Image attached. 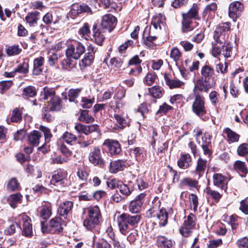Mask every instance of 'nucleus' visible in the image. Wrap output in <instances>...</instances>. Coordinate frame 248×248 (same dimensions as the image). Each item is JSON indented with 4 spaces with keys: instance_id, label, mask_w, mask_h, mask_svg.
<instances>
[{
    "instance_id": "f257e3e1",
    "label": "nucleus",
    "mask_w": 248,
    "mask_h": 248,
    "mask_svg": "<svg viewBox=\"0 0 248 248\" xmlns=\"http://www.w3.org/2000/svg\"><path fill=\"white\" fill-rule=\"evenodd\" d=\"M120 232L124 235H126L130 230V226L137 225L140 220V216L138 214L130 215L128 213H123L115 216Z\"/></svg>"
},
{
    "instance_id": "f03ea898",
    "label": "nucleus",
    "mask_w": 248,
    "mask_h": 248,
    "mask_svg": "<svg viewBox=\"0 0 248 248\" xmlns=\"http://www.w3.org/2000/svg\"><path fill=\"white\" fill-rule=\"evenodd\" d=\"M87 213V217L83 221V226L88 230L93 231L102 220V215L97 205L90 206L83 209V214Z\"/></svg>"
},
{
    "instance_id": "7ed1b4c3",
    "label": "nucleus",
    "mask_w": 248,
    "mask_h": 248,
    "mask_svg": "<svg viewBox=\"0 0 248 248\" xmlns=\"http://www.w3.org/2000/svg\"><path fill=\"white\" fill-rule=\"evenodd\" d=\"M155 204L147 211V216L149 217H156L160 226L164 227L168 223V214L163 207L160 208V202L155 201Z\"/></svg>"
},
{
    "instance_id": "20e7f679",
    "label": "nucleus",
    "mask_w": 248,
    "mask_h": 248,
    "mask_svg": "<svg viewBox=\"0 0 248 248\" xmlns=\"http://www.w3.org/2000/svg\"><path fill=\"white\" fill-rule=\"evenodd\" d=\"M223 41V42H224ZM221 45L216 41L212 42V54L215 57L222 55L224 58H228L231 57L232 53V47L229 43Z\"/></svg>"
},
{
    "instance_id": "39448f33",
    "label": "nucleus",
    "mask_w": 248,
    "mask_h": 248,
    "mask_svg": "<svg viewBox=\"0 0 248 248\" xmlns=\"http://www.w3.org/2000/svg\"><path fill=\"white\" fill-rule=\"evenodd\" d=\"M192 105V111L197 116L202 117L206 113L205 98L198 93H195Z\"/></svg>"
},
{
    "instance_id": "423d86ee",
    "label": "nucleus",
    "mask_w": 248,
    "mask_h": 248,
    "mask_svg": "<svg viewBox=\"0 0 248 248\" xmlns=\"http://www.w3.org/2000/svg\"><path fill=\"white\" fill-rule=\"evenodd\" d=\"M85 47L78 41H74L69 44L66 50V57L78 60L85 51Z\"/></svg>"
},
{
    "instance_id": "0eeeda50",
    "label": "nucleus",
    "mask_w": 248,
    "mask_h": 248,
    "mask_svg": "<svg viewBox=\"0 0 248 248\" xmlns=\"http://www.w3.org/2000/svg\"><path fill=\"white\" fill-rule=\"evenodd\" d=\"M111 109H113L115 113L113 116V122L114 123L113 128L115 130H122L130 125L129 121H127L123 116L116 113L119 112V108L118 106L114 105L113 102L109 103Z\"/></svg>"
},
{
    "instance_id": "6e6552de",
    "label": "nucleus",
    "mask_w": 248,
    "mask_h": 248,
    "mask_svg": "<svg viewBox=\"0 0 248 248\" xmlns=\"http://www.w3.org/2000/svg\"><path fill=\"white\" fill-rule=\"evenodd\" d=\"M196 218L194 214L190 213L185 217L182 226L180 227V233L184 237H188L195 228Z\"/></svg>"
},
{
    "instance_id": "1a4fd4ad",
    "label": "nucleus",
    "mask_w": 248,
    "mask_h": 248,
    "mask_svg": "<svg viewBox=\"0 0 248 248\" xmlns=\"http://www.w3.org/2000/svg\"><path fill=\"white\" fill-rule=\"evenodd\" d=\"M88 158L90 162L94 166L103 168L106 165V162L102 156L101 150L98 147L93 148L90 153Z\"/></svg>"
},
{
    "instance_id": "9d476101",
    "label": "nucleus",
    "mask_w": 248,
    "mask_h": 248,
    "mask_svg": "<svg viewBox=\"0 0 248 248\" xmlns=\"http://www.w3.org/2000/svg\"><path fill=\"white\" fill-rule=\"evenodd\" d=\"M17 219L20 223H22V234L26 237H31L33 235L32 227L31 223V218L25 213L18 216Z\"/></svg>"
},
{
    "instance_id": "9b49d317",
    "label": "nucleus",
    "mask_w": 248,
    "mask_h": 248,
    "mask_svg": "<svg viewBox=\"0 0 248 248\" xmlns=\"http://www.w3.org/2000/svg\"><path fill=\"white\" fill-rule=\"evenodd\" d=\"M87 51L83 58L79 62V65L81 69L91 65L94 59V53L96 50L92 45L90 44L88 46Z\"/></svg>"
},
{
    "instance_id": "f8f14e48",
    "label": "nucleus",
    "mask_w": 248,
    "mask_h": 248,
    "mask_svg": "<svg viewBox=\"0 0 248 248\" xmlns=\"http://www.w3.org/2000/svg\"><path fill=\"white\" fill-rule=\"evenodd\" d=\"M116 18L110 14H108L102 16L100 26L103 30L108 32L111 31L116 25Z\"/></svg>"
},
{
    "instance_id": "ddd939ff",
    "label": "nucleus",
    "mask_w": 248,
    "mask_h": 248,
    "mask_svg": "<svg viewBox=\"0 0 248 248\" xmlns=\"http://www.w3.org/2000/svg\"><path fill=\"white\" fill-rule=\"evenodd\" d=\"M244 11V5L239 1L232 2L229 8V16L234 21L241 15Z\"/></svg>"
},
{
    "instance_id": "4468645a",
    "label": "nucleus",
    "mask_w": 248,
    "mask_h": 248,
    "mask_svg": "<svg viewBox=\"0 0 248 248\" xmlns=\"http://www.w3.org/2000/svg\"><path fill=\"white\" fill-rule=\"evenodd\" d=\"M230 29V24L228 22L220 25L214 32V39L215 41L219 43L220 45L225 41L223 33L228 31Z\"/></svg>"
},
{
    "instance_id": "2eb2a0df",
    "label": "nucleus",
    "mask_w": 248,
    "mask_h": 248,
    "mask_svg": "<svg viewBox=\"0 0 248 248\" xmlns=\"http://www.w3.org/2000/svg\"><path fill=\"white\" fill-rule=\"evenodd\" d=\"M145 197V194L140 193L130 202L129 205V210L131 213H137L140 210L144 201Z\"/></svg>"
},
{
    "instance_id": "dca6fc26",
    "label": "nucleus",
    "mask_w": 248,
    "mask_h": 248,
    "mask_svg": "<svg viewBox=\"0 0 248 248\" xmlns=\"http://www.w3.org/2000/svg\"><path fill=\"white\" fill-rule=\"evenodd\" d=\"M75 129L78 133H83L86 135H88L93 132H98L99 126L97 124L87 125L78 124L75 125Z\"/></svg>"
},
{
    "instance_id": "f3484780",
    "label": "nucleus",
    "mask_w": 248,
    "mask_h": 248,
    "mask_svg": "<svg viewBox=\"0 0 248 248\" xmlns=\"http://www.w3.org/2000/svg\"><path fill=\"white\" fill-rule=\"evenodd\" d=\"M103 145L108 147L109 152L111 155H117L121 151L120 145L117 140L107 139L104 141Z\"/></svg>"
},
{
    "instance_id": "a211bd4d",
    "label": "nucleus",
    "mask_w": 248,
    "mask_h": 248,
    "mask_svg": "<svg viewBox=\"0 0 248 248\" xmlns=\"http://www.w3.org/2000/svg\"><path fill=\"white\" fill-rule=\"evenodd\" d=\"M67 176V172L62 170L54 171L50 182V185H56L57 184H62Z\"/></svg>"
},
{
    "instance_id": "6ab92c4d",
    "label": "nucleus",
    "mask_w": 248,
    "mask_h": 248,
    "mask_svg": "<svg viewBox=\"0 0 248 248\" xmlns=\"http://www.w3.org/2000/svg\"><path fill=\"white\" fill-rule=\"evenodd\" d=\"M38 210L41 217L45 219H48L52 214L51 204L48 202H43L42 205L38 208Z\"/></svg>"
},
{
    "instance_id": "aec40b11",
    "label": "nucleus",
    "mask_w": 248,
    "mask_h": 248,
    "mask_svg": "<svg viewBox=\"0 0 248 248\" xmlns=\"http://www.w3.org/2000/svg\"><path fill=\"white\" fill-rule=\"evenodd\" d=\"M191 157L189 154L182 153L177 161V165L180 169H186L191 166Z\"/></svg>"
},
{
    "instance_id": "412c9836",
    "label": "nucleus",
    "mask_w": 248,
    "mask_h": 248,
    "mask_svg": "<svg viewBox=\"0 0 248 248\" xmlns=\"http://www.w3.org/2000/svg\"><path fill=\"white\" fill-rule=\"evenodd\" d=\"M209 81V80L205 79L201 77L195 83L193 89L194 93H197V90L207 93L209 89L211 88V86L208 83Z\"/></svg>"
},
{
    "instance_id": "4be33fe9",
    "label": "nucleus",
    "mask_w": 248,
    "mask_h": 248,
    "mask_svg": "<svg viewBox=\"0 0 248 248\" xmlns=\"http://www.w3.org/2000/svg\"><path fill=\"white\" fill-rule=\"evenodd\" d=\"M73 203L70 201H65L60 204L58 209L59 215L66 218L68 214L71 211Z\"/></svg>"
},
{
    "instance_id": "5701e85b",
    "label": "nucleus",
    "mask_w": 248,
    "mask_h": 248,
    "mask_svg": "<svg viewBox=\"0 0 248 248\" xmlns=\"http://www.w3.org/2000/svg\"><path fill=\"white\" fill-rule=\"evenodd\" d=\"M126 167V162L123 160L111 161L110 163L109 171L111 173H116L123 170Z\"/></svg>"
},
{
    "instance_id": "b1692460",
    "label": "nucleus",
    "mask_w": 248,
    "mask_h": 248,
    "mask_svg": "<svg viewBox=\"0 0 248 248\" xmlns=\"http://www.w3.org/2000/svg\"><path fill=\"white\" fill-rule=\"evenodd\" d=\"M156 245L159 248H172L174 242L166 236L159 235L156 237Z\"/></svg>"
},
{
    "instance_id": "393cba45",
    "label": "nucleus",
    "mask_w": 248,
    "mask_h": 248,
    "mask_svg": "<svg viewBox=\"0 0 248 248\" xmlns=\"http://www.w3.org/2000/svg\"><path fill=\"white\" fill-rule=\"evenodd\" d=\"M61 219L56 217L51 219L49 222V231L52 233H58L62 231V228L61 225Z\"/></svg>"
},
{
    "instance_id": "a878e982",
    "label": "nucleus",
    "mask_w": 248,
    "mask_h": 248,
    "mask_svg": "<svg viewBox=\"0 0 248 248\" xmlns=\"http://www.w3.org/2000/svg\"><path fill=\"white\" fill-rule=\"evenodd\" d=\"M202 78L205 79L210 80L215 78V72L214 69L209 65H204L201 71Z\"/></svg>"
},
{
    "instance_id": "bb28decb",
    "label": "nucleus",
    "mask_w": 248,
    "mask_h": 248,
    "mask_svg": "<svg viewBox=\"0 0 248 248\" xmlns=\"http://www.w3.org/2000/svg\"><path fill=\"white\" fill-rule=\"evenodd\" d=\"M165 17L162 14H157L153 16L152 24L156 30H161L162 26H164Z\"/></svg>"
},
{
    "instance_id": "cd10ccee",
    "label": "nucleus",
    "mask_w": 248,
    "mask_h": 248,
    "mask_svg": "<svg viewBox=\"0 0 248 248\" xmlns=\"http://www.w3.org/2000/svg\"><path fill=\"white\" fill-rule=\"evenodd\" d=\"M77 176L78 179L82 182V183L80 184L78 186V189L80 190L83 186H84L85 185H86L89 173L85 169L78 168L77 172Z\"/></svg>"
},
{
    "instance_id": "c85d7f7f",
    "label": "nucleus",
    "mask_w": 248,
    "mask_h": 248,
    "mask_svg": "<svg viewBox=\"0 0 248 248\" xmlns=\"http://www.w3.org/2000/svg\"><path fill=\"white\" fill-rule=\"evenodd\" d=\"M41 138L42 134L41 132L37 130H34L28 135V140L31 145L36 146L39 145L40 139Z\"/></svg>"
},
{
    "instance_id": "c756f323",
    "label": "nucleus",
    "mask_w": 248,
    "mask_h": 248,
    "mask_svg": "<svg viewBox=\"0 0 248 248\" xmlns=\"http://www.w3.org/2000/svg\"><path fill=\"white\" fill-rule=\"evenodd\" d=\"M182 30L183 32H188L193 30L198 25L197 22H193L191 19L183 17Z\"/></svg>"
},
{
    "instance_id": "7c9ffc66",
    "label": "nucleus",
    "mask_w": 248,
    "mask_h": 248,
    "mask_svg": "<svg viewBox=\"0 0 248 248\" xmlns=\"http://www.w3.org/2000/svg\"><path fill=\"white\" fill-rule=\"evenodd\" d=\"M45 59L43 57L36 58L33 61V74L34 75H40L42 72L41 67L43 65Z\"/></svg>"
},
{
    "instance_id": "2f4dec72",
    "label": "nucleus",
    "mask_w": 248,
    "mask_h": 248,
    "mask_svg": "<svg viewBox=\"0 0 248 248\" xmlns=\"http://www.w3.org/2000/svg\"><path fill=\"white\" fill-rule=\"evenodd\" d=\"M23 108H14L11 114L10 121L12 123H20L22 119Z\"/></svg>"
},
{
    "instance_id": "473e14b6",
    "label": "nucleus",
    "mask_w": 248,
    "mask_h": 248,
    "mask_svg": "<svg viewBox=\"0 0 248 248\" xmlns=\"http://www.w3.org/2000/svg\"><path fill=\"white\" fill-rule=\"evenodd\" d=\"M223 133H225L227 138V140L229 142H236L238 141L240 138L239 135L234 131H232L230 128L226 127L223 130Z\"/></svg>"
},
{
    "instance_id": "72a5a7b5",
    "label": "nucleus",
    "mask_w": 248,
    "mask_h": 248,
    "mask_svg": "<svg viewBox=\"0 0 248 248\" xmlns=\"http://www.w3.org/2000/svg\"><path fill=\"white\" fill-rule=\"evenodd\" d=\"M164 78L166 84L170 89L179 88L184 84L183 82L179 79L170 78L166 74L164 75Z\"/></svg>"
},
{
    "instance_id": "f704fd0d",
    "label": "nucleus",
    "mask_w": 248,
    "mask_h": 248,
    "mask_svg": "<svg viewBox=\"0 0 248 248\" xmlns=\"http://www.w3.org/2000/svg\"><path fill=\"white\" fill-rule=\"evenodd\" d=\"M22 196L20 193H16L10 195L7 201L10 206L15 208L17 206V204L21 202Z\"/></svg>"
},
{
    "instance_id": "c9c22d12",
    "label": "nucleus",
    "mask_w": 248,
    "mask_h": 248,
    "mask_svg": "<svg viewBox=\"0 0 248 248\" xmlns=\"http://www.w3.org/2000/svg\"><path fill=\"white\" fill-rule=\"evenodd\" d=\"M61 108V99L59 96H54L50 100L48 105V109L50 110L58 111L60 110Z\"/></svg>"
},
{
    "instance_id": "e433bc0d",
    "label": "nucleus",
    "mask_w": 248,
    "mask_h": 248,
    "mask_svg": "<svg viewBox=\"0 0 248 248\" xmlns=\"http://www.w3.org/2000/svg\"><path fill=\"white\" fill-rule=\"evenodd\" d=\"M206 163L207 161L201 157L198 159L195 172L199 177L202 176L206 168Z\"/></svg>"
},
{
    "instance_id": "4c0bfd02",
    "label": "nucleus",
    "mask_w": 248,
    "mask_h": 248,
    "mask_svg": "<svg viewBox=\"0 0 248 248\" xmlns=\"http://www.w3.org/2000/svg\"><path fill=\"white\" fill-rule=\"evenodd\" d=\"M201 138L202 141H199V143L201 145H207V146L211 145V137L208 133L205 132L203 135L201 132H199L197 134V140Z\"/></svg>"
},
{
    "instance_id": "58836bf2",
    "label": "nucleus",
    "mask_w": 248,
    "mask_h": 248,
    "mask_svg": "<svg viewBox=\"0 0 248 248\" xmlns=\"http://www.w3.org/2000/svg\"><path fill=\"white\" fill-rule=\"evenodd\" d=\"M182 17H186L189 19H198V8L197 5H193L186 13H183Z\"/></svg>"
},
{
    "instance_id": "ea45409f",
    "label": "nucleus",
    "mask_w": 248,
    "mask_h": 248,
    "mask_svg": "<svg viewBox=\"0 0 248 248\" xmlns=\"http://www.w3.org/2000/svg\"><path fill=\"white\" fill-rule=\"evenodd\" d=\"M94 29L93 39L94 41L97 45H101L105 38V35L104 34V32L101 31L99 29L95 30L94 26Z\"/></svg>"
},
{
    "instance_id": "a19ab883",
    "label": "nucleus",
    "mask_w": 248,
    "mask_h": 248,
    "mask_svg": "<svg viewBox=\"0 0 248 248\" xmlns=\"http://www.w3.org/2000/svg\"><path fill=\"white\" fill-rule=\"evenodd\" d=\"M217 4L216 2L207 5L203 12V16L204 18L208 17L212 14H214L217 11Z\"/></svg>"
},
{
    "instance_id": "79ce46f5",
    "label": "nucleus",
    "mask_w": 248,
    "mask_h": 248,
    "mask_svg": "<svg viewBox=\"0 0 248 248\" xmlns=\"http://www.w3.org/2000/svg\"><path fill=\"white\" fill-rule=\"evenodd\" d=\"M233 168L236 171L242 172L244 174H246L248 172V168L245 162L240 160H237L234 162L233 164Z\"/></svg>"
},
{
    "instance_id": "37998d69",
    "label": "nucleus",
    "mask_w": 248,
    "mask_h": 248,
    "mask_svg": "<svg viewBox=\"0 0 248 248\" xmlns=\"http://www.w3.org/2000/svg\"><path fill=\"white\" fill-rule=\"evenodd\" d=\"M14 70L16 73L27 74L29 72L28 61L24 60L22 63H19Z\"/></svg>"
},
{
    "instance_id": "c03bdc74",
    "label": "nucleus",
    "mask_w": 248,
    "mask_h": 248,
    "mask_svg": "<svg viewBox=\"0 0 248 248\" xmlns=\"http://www.w3.org/2000/svg\"><path fill=\"white\" fill-rule=\"evenodd\" d=\"M39 12H34L29 13L25 17L26 22L29 24L30 26H34L37 24L38 17L37 16Z\"/></svg>"
},
{
    "instance_id": "a18cd8bd",
    "label": "nucleus",
    "mask_w": 248,
    "mask_h": 248,
    "mask_svg": "<svg viewBox=\"0 0 248 248\" xmlns=\"http://www.w3.org/2000/svg\"><path fill=\"white\" fill-rule=\"evenodd\" d=\"M213 183L214 185L218 186H222L225 184V178L220 173H215L213 176Z\"/></svg>"
},
{
    "instance_id": "49530a36",
    "label": "nucleus",
    "mask_w": 248,
    "mask_h": 248,
    "mask_svg": "<svg viewBox=\"0 0 248 248\" xmlns=\"http://www.w3.org/2000/svg\"><path fill=\"white\" fill-rule=\"evenodd\" d=\"M81 13L82 10L80 5H79L78 4H74L71 7L70 10L68 13V16L71 17L72 18H75L77 16Z\"/></svg>"
},
{
    "instance_id": "de8ad7c7",
    "label": "nucleus",
    "mask_w": 248,
    "mask_h": 248,
    "mask_svg": "<svg viewBox=\"0 0 248 248\" xmlns=\"http://www.w3.org/2000/svg\"><path fill=\"white\" fill-rule=\"evenodd\" d=\"M89 111L83 110L81 111L79 119L85 123H92L94 121V118L88 114Z\"/></svg>"
},
{
    "instance_id": "09e8293b",
    "label": "nucleus",
    "mask_w": 248,
    "mask_h": 248,
    "mask_svg": "<svg viewBox=\"0 0 248 248\" xmlns=\"http://www.w3.org/2000/svg\"><path fill=\"white\" fill-rule=\"evenodd\" d=\"M150 94L154 98H160L162 95L161 87L158 86H155L149 88Z\"/></svg>"
},
{
    "instance_id": "8fccbe9b",
    "label": "nucleus",
    "mask_w": 248,
    "mask_h": 248,
    "mask_svg": "<svg viewBox=\"0 0 248 248\" xmlns=\"http://www.w3.org/2000/svg\"><path fill=\"white\" fill-rule=\"evenodd\" d=\"M36 94L34 87L29 86L25 88L23 91L22 95L24 98L32 97Z\"/></svg>"
},
{
    "instance_id": "3c124183",
    "label": "nucleus",
    "mask_w": 248,
    "mask_h": 248,
    "mask_svg": "<svg viewBox=\"0 0 248 248\" xmlns=\"http://www.w3.org/2000/svg\"><path fill=\"white\" fill-rule=\"evenodd\" d=\"M170 56L176 62L180 60L182 54L178 48L174 47L172 48L170 50Z\"/></svg>"
},
{
    "instance_id": "603ef678",
    "label": "nucleus",
    "mask_w": 248,
    "mask_h": 248,
    "mask_svg": "<svg viewBox=\"0 0 248 248\" xmlns=\"http://www.w3.org/2000/svg\"><path fill=\"white\" fill-rule=\"evenodd\" d=\"M90 32L89 24L87 23H85L83 26L79 29L78 32L79 35L86 39L87 37L89 36Z\"/></svg>"
},
{
    "instance_id": "864d4df0",
    "label": "nucleus",
    "mask_w": 248,
    "mask_h": 248,
    "mask_svg": "<svg viewBox=\"0 0 248 248\" xmlns=\"http://www.w3.org/2000/svg\"><path fill=\"white\" fill-rule=\"evenodd\" d=\"M156 38L155 36L149 35L144 39V44L147 48H154L155 46L154 41L156 40Z\"/></svg>"
},
{
    "instance_id": "5fc2aeb1",
    "label": "nucleus",
    "mask_w": 248,
    "mask_h": 248,
    "mask_svg": "<svg viewBox=\"0 0 248 248\" xmlns=\"http://www.w3.org/2000/svg\"><path fill=\"white\" fill-rule=\"evenodd\" d=\"M39 129L44 133L46 142H49L52 137V135L51 134L49 129L46 126L40 125Z\"/></svg>"
},
{
    "instance_id": "6e6d98bb",
    "label": "nucleus",
    "mask_w": 248,
    "mask_h": 248,
    "mask_svg": "<svg viewBox=\"0 0 248 248\" xmlns=\"http://www.w3.org/2000/svg\"><path fill=\"white\" fill-rule=\"evenodd\" d=\"M62 138L63 140L68 144H72L73 142L75 141L77 139L75 135L68 132H65L63 134Z\"/></svg>"
},
{
    "instance_id": "4d7b16f0",
    "label": "nucleus",
    "mask_w": 248,
    "mask_h": 248,
    "mask_svg": "<svg viewBox=\"0 0 248 248\" xmlns=\"http://www.w3.org/2000/svg\"><path fill=\"white\" fill-rule=\"evenodd\" d=\"M237 153L240 156L248 155V143H243L240 145L237 149Z\"/></svg>"
},
{
    "instance_id": "13d9d810",
    "label": "nucleus",
    "mask_w": 248,
    "mask_h": 248,
    "mask_svg": "<svg viewBox=\"0 0 248 248\" xmlns=\"http://www.w3.org/2000/svg\"><path fill=\"white\" fill-rule=\"evenodd\" d=\"M189 200L190 204L193 205V208L194 211H197L199 204V199L197 196L194 194L191 193L189 195Z\"/></svg>"
},
{
    "instance_id": "bf43d9fd",
    "label": "nucleus",
    "mask_w": 248,
    "mask_h": 248,
    "mask_svg": "<svg viewBox=\"0 0 248 248\" xmlns=\"http://www.w3.org/2000/svg\"><path fill=\"white\" fill-rule=\"evenodd\" d=\"M172 109V107L166 103H164L162 105L160 106L158 110L157 111L156 114H166L170 110Z\"/></svg>"
},
{
    "instance_id": "052dcab7",
    "label": "nucleus",
    "mask_w": 248,
    "mask_h": 248,
    "mask_svg": "<svg viewBox=\"0 0 248 248\" xmlns=\"http://www.w3.org/2000/svg\"><path fill=\"white\" fill-rule=\"evenodd\" d=\"M206 192L217 202L219 200L222 196L218 192L212 190L210 188L206 189Z\"/></svg>"
},
{
    "instance_id": "680f3d73",
    "label": "nucleus",
    "mask_w": 248,
    "mask_h": 248,
    "mask_svg": "<svg viewBox=\"0 0 248 248\" xmlns=\"http://www.w3.org/2000/svg\"><path fill=\"white\" fill-rule=\"evenodd\" d=\"M21 49L18 46H13L8 47L6 50L7 54L9 56H13L19 54Z\"/></svg>"
},
{
    "instance_id": "e2e57ef3",
    "label": "nucleus",
    "mask_w": 248,
    "mask_h": 248,
    "mask_svg": "<svg viewBox=\"0 0 248 248\" xmlns=\"http://www.w3.org/2000/svg\"><path fill=\"white\" fill-rule=\"evenodd\" d=\"M123 62L118 57H114L110 59V64L112 68H119L123 64Z\"/></svg>"
},
{
    "instance_id": "0e129e2a",
    "label": "nucleus",
    "mask_w": 248,
    "mask_h": 248,
    "mask_svg": "<svg viewBox=\"0 0 248 248\" xmlns=\"http://www.w3.org/2000/svg\"><path fill=\"white\" fill-rule=\"evenodd\" d=\"M119 189L121 193L126 197L129 196L131 193V190L128 186L122 183L120 184Z\"/></svg>"
},
{
    "instance_id": "69168bd1",
    "label": "nucleus",
    "mask_w": 248,
    "mask_h": 248,
    "mask_svg": "<svg viewBox=\"0 0 248 248\" xmlns=\"http://www.w3.org/2000/svg\"><path fill=\"white\" fill-rule=\"evenodd\" d=\"M156 76L152 73H148L144 79V83L147 85L150 86L152 85L156 79Z\"/></svg>"
},
{
    "instance_id": "338daca9",
    "label": "nucleus",
    "mask_w": 248,
    "mask_h": 248,
    "mask_svg": "<svg viewBox=\"0 0 248 248\" xmlns=\"http://www.w3.org/2000/svg\"><path fill=\"white\" fill-rule=\"evenodd\" d=\"M239 210L246 215H248V199L242 200L240 203Z\"/></svg>"
},
{
    "instance_id": "774afa93",
    "label": "nucleus",
    "mask_w": 248,
    "mask_h": 248,
    "mask_svg": "<svg viewBox=\"0 0 248 248\" xmlns=\"http://www.w3.org/2000/svg\"><path fill=\"white\" fill-rule=\"evenodd\" d=\"M236 245L239 248H248V238L244 237L239 239L236 242Z\"/></svg>"
}]
</instances>
